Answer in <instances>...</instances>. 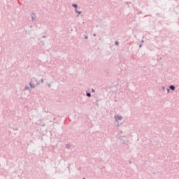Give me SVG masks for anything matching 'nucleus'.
<instances>
[{"label": "nucleus", "instance_id": "1", "mask_svg": "<svg viewBox=\"0 0 179 179\" xmlns=\"http://www.w3.org/2000/svg\"><path fill=\"white\" fill-rule=\"evenodd\" d=\"M122 119V117L121 116H117L116 117V120H121Z\"/></svg>", "mask_w": 179, "mask_h": 179}, {"label": "nucleus", "instance_id": "2", "mask_svg": "<svg viewBox=\"0 0 179 179\" xmlns=\"http://www.w3.org/2000/svg\"><path fill=\"white\" fill-rule=\"evenodd\" d=\"M170 89L172 90H175V87L173 86H171L170 87Z\"/></svg>", "mask_w": 179, "mask_h": 179}, {"label": "nucleus", "instance_id": "3", "mask_svg": "<svg viewBox=\"0 0 179 179\" xmlns=\"http://www.w3.org/2000/svg\"><path fill=\"white\" fill-rule=\"evenodd\" d=\"M87 96H89V97H90V96H91V94H90V93H87Z\"/></svg>", "mask_w": 179, "mask_h": 179}, {"label": "nucleus", "instance_id": "4", "mask_svg": "<svg viewBox=\"0 0 179 179\" xmlns=\"http://www.w3.org/2000/svg\"><path fill=\"white\" fill-rule=\"evenodd\" d=\"M73 6L75 8H77V5L76 4H73Z\"/></svg>", "mask_w": 179, "mask_h": 179}, {"label": "nucleus", "instance_id": "5", "mask_svg": "<svg viewBox=\"0 0 179 179\" xmlns=\"http://www.w3.org/2000/svg\"><path fill=\"white\" fill-rule=\"evenodd\" d=\"M115 44H116L117 45H118L119 43H118V42H115Z\"/></svg>", "mask_w": 179, "mask_h": 179}, {"label": "nucleus", "instance_id": "6", "mask_svg": "<svg viewBox=\"0 0 179 179\" xmlns=\"http://www.w3.org/2000/svg\"><path fill=\"white\" fill-rule=\"evenodd\" d=\"M78 14H80V12H78Z\"/></svg>", "mask_w": 179, "mask_h": 179}, {"label": "nucleus", "instance_id": "7", "mask_svg": "<svg viewBox=\"0 0 179 179\" xmlns=\"http://www.w3.org/2000/svg\"><path fill=\"white\" fill-rule=\"evenodd\" d=\"M85 38H87V36H85Z\"/></svg>", "mask_w": 179, "mask_h": 179}]
</instances>
